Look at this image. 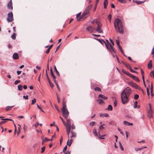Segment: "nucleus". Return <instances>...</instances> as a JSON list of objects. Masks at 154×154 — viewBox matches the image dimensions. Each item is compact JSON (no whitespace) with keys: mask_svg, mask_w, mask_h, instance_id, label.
Masks as SVG:
<instances>
[{"mask_svg":"<svg viewBox=\"0 0 154 154\" xmlns=\"http://www.w3.org/2000/svg\"><path fill=\"white\" fill-rule=\"evenodd\" d=\"M136 89H137L140 91H141L143 93V89H142L141 88L139 87L138 86H137V88H136Z\"/></svg>","mask_w":154,"mask_h":154,"instance_id":"58836bf2","label":"nucleus"},{"mask_svg":"<svg viewBox=\"0 0 154 154\" xmlns=\"http://www.w3.org/2000/svg\"><path fill=\"white\" fill-rule=\"evenodd\" d=\"M131 86L134 88L135 89H136L137 87V85L136 83L131 82H129L128 83Z\"/></svg>","mask_w":154,"mask_h":154,"instance_id":"6e6552de","label":"nucleus"},{"mask_svg":"<svg viewBox=\"0 0 154 154\" xmlns=\"http://www.w3.org/2000/svg\"><path fill=\"white\" fill-rule=\"evenodd\" d=\"M18 90L19 91H21L23 89V86L21 85H19L18 86Z\"/></svg>","mask_w":154,"mask_h":154,"instance_id":"c756f323","label":"nucleus"},{"mask_svg":"<svg viewBox=\"0 0 154 154\" xmlns=\"http://www.w3.org/2000/svg\"><path fill=\"white\" fill-rule=\"evenodd\" d=\"M152 60H150L149 61V63L148 64V67L149 69H151L152 66Z\"/></svg>","mask_w":154,"mask_h":154,"instance_id":"aec40b11","label":"nucleus"},{"mask_svg":"<svg viewBox=\"0 0 154 154\" xmlns=\"http://www.w3.org/2000/svg\"><path fill=\"white\" fill-rule=\"evenodd\" d=\"M66 126V130L70 131L71 125H65Z\"/></svg>","mask_w":154,"mask_h":154,"instance_id":"c85d7f7f","label":"nucleus"},{"mask_svg":"<svg viewBox=\"0 0 154 154\" xmlns=\"http://www.w3.org/2000/svg\"><path fill=\"white\" fill-rule=\"evenodd\" d=\"M97 101L100 104L104 103L102 99H101L97 100Z\"/></svg>","mask_w":154,"mask_h":154,"instance_id":"bb28decb","label":"nucleus"},{"mask_svg":"<svg viewBox=\"0 0 154 154\" xmlns=\"http://www.w3.org/2000/svg\"><path fill=\"white\" fill-rule=\"evenodd\" d=\"M131 92V89L129 87H127L121 93L122 101L123 104H125L127 103L128 100V97L130 95Z\"/></svg>","mask_w":154,"mask_h":154,"instance_id":"f257e3e1","label":"nucleus"},{"mask_svg":"<svg viewBox=\"0 0 154 154\" xmlns=\"http://www.w3.org/2000/svg\"><path fill=\"white\" fill-rule=\"evenodd\" d=\"M71 133L72 134V135L70 136L71 138L74 137H76V134L75 133L72 131H71Z\"/></svg>","mask_w":154,"mask_h":154,"instance_id":"393cba45","label":"nucleus"},{"mask_svg":"<svg viewBox=\"0 0 154 154\" xmlns=\"http://www.w3.org/2000/svg\"><path fill=\"white\" fill-rule=\"evenodd\" d=\"M122 72L126 75H128L130 73H129L128 72L126 71L124 69H122Z\"/></svg>","mask_w":154,"mask_h":154,"instance_id":"4be33fe9","label":"nucleus"},{"mask_svg":"<svg viewBox=\"0 0 154 154\" xmlns=\"http://www.w3.org/2000/svg\"><path fill=\"white\" fill-rule=\"evenodd\" d=\"M67 110L66 108V105L64 102H63L62 110Z\"/></svg>","mask_w":154,"mask_h":154,"instance_id":"2eb2a0df","label":"nucleus"},{"mask_svg":"<svg viewBox=\"0 0 154 154\" xmlns=\"http://www.w3.org/2000/svg\"><path fill=\"white\" fill-rule=\"evenodd\" d=\"M95 124V122H92L90 123V125L91 126H93Z\"/></svg>","mask_w":154,"mask_h":154,"instance_id":"de8ad7c7","label":"nucleus"},{"mask_svg":"<svg viewBox=\"0 0 154 154\" xmlns=\"http://www.w3.org/2000/svg\"><path fill=\"white\" fill-rule=\"evenodd\" d=\"M54 70H55V71H56L57 74V75L59 76L60 75L59 73V72L57 70L56 67L55 66H54Z\"/></svg>","mask_w":154,"mask_h":154,"instance_id":"473e14b6","label":"nucleus"},{"mask_svg":"<svg viewBox=\"0 0 154 154\" xmlns=\"http://www.w3.org/2000/svg\"><path fill=\"white\" fill-rule=\"evenodd\" d=\"M152 92H153V88H151L150 92H151V96H153V94L152 93Z\"/></svg>","mask_w":154,"mask_h":154,"instance_id":"3c124183","label":"nucleus"},{"mask_svg":"<svg viewBox=\"0 0 154 154\" xmlns=\"http://www.w3.org/2000/svg\"><path fill=\"white\" fill-rule=\"evenodd\" d=\"M89 10L90 8L89 7H88L86 8L85 11L82 14V15L87 14L89 12Z\"/></svg>","mask_w":154,"mask_h":154,"instance_id":"f8f14e48","label":"nucleus"},{"mask_svg":"<svg viewBox=\"0 0 154 154\" xmlns=\"http://www.w3.org/2000/svg\"><path fill=\"white\" fill-rule=\"evenodd\" d=\"M71 125V123L70 121V119H69L67 120V121L66 124L65 123V124L64 125Z\"/></svg>","mask_w":154,"mask_h":154,"instance_id":"5701e85b","label":"nucleus"},{"mask_svg":"<svg viewBox=\"0 0 154 154\" xmlns=\"http://www.w3.org/2000/svg\"><path fill=\"white\" fill-rule=\"evenodd\" d=\"M54 107L58 111H59V110L58 108V106L56 105H54Z\"/></svg>","mask_w":154,"mask_h":154,"instance_id":"bf43d9fd","label":"nucleus"},{"mask_svg":"<svg viewBox=\"0 0 154 154\" xmlns=\"http://www.w3.org/2000/svg\"><path fill=\"white\" fill-rule=\"evenodd\" d=\"M23 97L26 100H28V96L27 95L26 96H23Z\"/></svg>","mask_w":154,"mask_h":154,"instance_id":"5fc2aeb1","label":"nucleus"},{"mask_svg":"<svg viewBox=\"0 0 154 154\" xmlns=\"http://www.w3.org/2000/svg\"><path fill=\"white\" fill-rule=\"evenodd\" d=\"M98 98H101L103 99H106L107 98V97H105V96L102 95L101 94H100L99 95Z\"/></svg>","mask_w":154,"mask_h":154,"instance_id":"dca6fc26","label":"nucleus"},{"mask_svg":"<svg viewBox=\"0 0 154 154\" xmlns=\"http://www.w3.org/2000/svg\"><path fill=\"white\" fill-rule=\"evenodd\" d=\"M70 131L66 130V132H67V134L68 135V137L69 139V134L70 133Z\"/></svg>","mask_w":154,"mask_h":154,"instance_id":"052dcab7","label":"nucleus"},{"mask_svg":"<svg viewBox=\"0 0 154 154\" xmlns=\"http://www.w3.org/2000/svg\"><path fill=\"white\" fill-rule=\"evenodd\" d=\"M50 51V49H49L48 48L47 50L46 51V53L47 54H48L49 51Z\"/></svg>","mask_w":154,"mask_h":154,"instance_id":"338daca9","label":"nucleus"},{"mask_svg":"<svg viewBox=\"0 0 154 154\" xmlns=\"http://www.w3.org/2000/svg\"><path fill=\"white\" fill-rule=\"evenodd\" d=\"M32 103H31V105L34 104L36 102V99L35 98H34L32 100Z\"/></svg>","mask_w":154,"mask_h":154,"instance_id":"4c0bfd02","label":"nucleus"},{"mask_svg":"<svg viewBox=\"0 0 154 154\" xmlns=\"http://www.w3.org/2000/svg\"><path fill=\"white\" fill-rule=\"evenodd\" d=\"M107 109L108 110L112 111V106L110 105H109L108 106Z\"/></svg>","mask_w":154,"mask_h":154,"instance_id":"cd10ccee","label":"nucleus"},{"mask_svg":"<svg viewBox=\"0 0 154 154\" xmlns=\"http://www.w3.org/2000/svg\"><path fill=\"white\" fill-rule=\"evenodd\" d=\"M20 80H16L14 82V84L15 85H17L20 83Z\"/></svg>","mask_w":154,"mask_h":154,"instance_id":"864d4df0","label":"nucleus"},{"mask_svg":"<svg viewBox=\"0 0 154 154\" xmlns=\"http://www.w3.org/2000/svg\"><path fill=\"white\" fill-rule=\"evenodd\" d=\"M109 45L111 48V51L113 52L114 53H116V50L114 47L112 46L110 44H109Z\"/></svg>","mask_w":154,"mask_h":154,"instance_id":"a211bd4d","label":"nucleus"},{"mask_svg":"<svg viewBox=\"0 0 154 154\" xmlns=\"http://www.w3.org/2000/svg\"><path fill=\"white\" fill-rule=\"evenodd\" d=\"M13 58L15 60H17L19 58L18 54L16 53H14L13 56Z\"/></svg>","mask_w":154,"mask_h":154,"instance_id":"1a4fd4ad","label":"nucleus"},{"mask_svg":"<svg viewBox=\"0 0 154 154\" xmlns=\"http://www.w3.org/2000/svg\"><path fill=\"white\" fill-rule=\"evenodd\" d=\"M67 146H66L64 148L63 150V152L64 153L66 151V149H67Z\"/></svg>","mask_w":154,"mask_h":154,"instance_id":"603ef678","label":"nucleus"},{"mask_svg":"<svg viewBox=\"0 0 154 154\" xmlns=\"http://www.w3.org/2000/svg\"><path fill=\"white\" fill-rule=\"evenodd\" d=\"M86 29L87 31L91 33L93 32L94 30V29H93L92 27L90 26L87 27L86 28Z\"/></svg>","mask_w":154,"mask_h":154,"instance_id":"9d476101","label":"nucleus"},{"mask_svg":"<svg viewBox=\"0 0 154 154\" xmlns=\"http://www.w3.org/2000/svg\"><path fill=\"white\" fill-rule=\"evenodd\" d=\"M105 43L107 49H109V48L108 46V44H109V42L108 40H106V42H105L104 40H102Z\"/></svg>","mask_w":154,"mask_h":154,"instance_id":"ddd939ff","label":"nucleus"},{"mask_svg":"<svg viewBox=\"0 0 154 154\" xmlns=\"http://www.w3.org/2000/svg\"><path fill=\"white\" fill-rule=\"evenodd\" d=\"M14 106H7L5 110L6 111H8L9 110H10Z\"/></svg>","mask_w":154,"mask_h":154,"instance_id":"412c9836","label":"nucleus"},{"mask_svg":"<svg viewBox=\"0 0 154 154\" xmlns=\"http://www.w3.org/2000/svg\"><path fill=\"white\" fill-rule=\"evenodd\" d=\"M50 72H51V76L52 77L53 79H54L55 78H56L55 76L54 75V74L53 72L52 69V68L50 69Z\"/></svg>","mask_w":154,"mask_h":154,"instance_id":"f3484780","label":"nucleus"},{"mask_svg":"<svg viewBox=\"0 0 154 154\" xmlns=\"http://www.w3.org/2000/svg\"><path fill=\"white\" fill-rule=\"evenodd\" d=\"M123 123L124 125H127L128 126L132 125H133V124L132 123H129L125 121H124Z\"/></svg>","mask_w":154,"mask_h":154,"instance_id":"4468645a","label":"nucleus"},{"mask_svg":"<svg viewBox=\"0 0 154 154\" xmlns=\"http://www.w3.org/2000/svg\"><path fill=\"white\" fill-rule=\"evenodd\" d=\"M45 149V146H43L42 148V150H41V153H43L44 152Z\"/></svg>","mask_w":154,"mask_h":154,"instance_id":"c03bdc74","label":"nucleus"},{"mask_svg":"<svg viewBox=\"0 0 154 154\" xmlns=\"http://www.w3.org/2000/svg\"><path fill=\"white\" fill-rule=\"evenodd\" d=\"M62 114L63 116L66 118V119L69 115V112L67 110H62Z\"/></svg>","mask_w":154,"mask_h":154,"instance_id":"423d86ee","label":"nucleus"},{"mask_svg":"<svg viewBox=\"0 0 154 154\" xmlns=\"http://www.w3.org/2000/svg\"><path fill=\"white\" fill-rule=\"evenodd\" d=\"M14 20L13 14L12 12H9L8 14L7 20L8 22H11Z\"/></svg>","mask_w":154,"mask_h":154,"instance_id":"20e7f679","label":"nucleus"},{"mask_svg":"<svg viewBox=\"0 0 154 154\" xmlns=\"http://www.w3.org/2000/svg\"><path fill=\"white\" fill-rule=\"evenodd\" d=\"M97 27L94 29L99 33H103V30L102 29V24L99 20H96L95 21Z\"/></svg>","mask_w":154,"mask_h":154,"instance_id":"7ed1b4c3","label":"nucleus"},{"mask_svg":"<svg viewBox=\"0 0 154 154\" xmlns=\"http://www.w3.org/2000/svg\"><path fill=\"white\" fill-rule=\"evenodd\" d=\"M119 49L120 50V51H121V52H122V54H123V50H122L121 47L120 46L119 47Z\"/></svg>","mask_w":154,"mask_h":154,"instance_id":"13d9d810","label":"nucleus"},{"mask_svg":"<svg viewBox=\"0 0 154 154\" xmlns=\"http://www.w3.org/2000/svg\"><path fill=\"white\" fill-rule=\"evenodd\" d=\"M38 125H39V124H38V123H35V124L34 126H35L36 128V127H37L38 126Z\"/></svg>","mask_w":154,"mask_h":154,"instance_id":"774afa93","label":"nucleus"},{"mask_svg":"<svg viewBox=\"0 0 154 154\" xmlns=\"http://www.w3.org/2000/svg\"><path fill=\"white\" fill-rule=\"evenodd\" d=\"M149 109L148 112V116L149 118H151L152 117V109L151 106V104L149 103Z\"/></svg>","mask_w":154,"mask_h":154,"instance_id":"39448f33","label":"nucleus"},{"mask_svg":"<svg viewBox=\"0 0 154 154\" xmlns=\"http://www.w3.org/2000/svg\"><path fill=\"white\" fill-rule=\"evenodd\" d=\"M108 5L107 0H104V8H106Z\"/></svg>","mask_w":154,"mask_h":154,"instance_id":"b1692460","label":"nucleus"},{"mask_svg":"<svg viewBox=\"0 0 154 154\" xmlns=\"http://www.w3.org/2000/svg\"><path fill=\"white\" fill-rule=\"evenodd\" d=\"M101 125L100 126V127H99V129L100 130H101V129H102L103 128H104V127L103 126V125Z\"/></svg>","mask_w":154,"mask_h":154,"instance_id":"4d7b16f0","label":"nucleus"},{"mask_svg":"<svg viewBox=\"0 0 154 154\" xmlns=\"http://www.w3.org/2000/svg\"><path fill=\"white\" fill-rule=\"evenodd\" d=\"M144 1H133V2H135L137 4L139 5L140 4L142 3H143L144 2Z\"/></svg>","mask_w":154,"mask_h":154,"instance_id":"6ab92c4d","label":"nucleus"},{"mask_svg":"<svg viewBox=\"0 0 154 154\" xmlns=\"http://www.w3.org/2000/svg\"><path fill=\"white\" fill-rule=\"evenodd\" d=\"M139 97V96L138 94H136L134 95V99L135 100H137V99Z\"/></svg>","mask_w":154,"mask_h":154,"instance_id":"ea45409f","label":"nucleus"},{"mask_svg":"<svg viewBox=\"0 0 154 154\" xmlns=\"http://www.w3.org/2000/svg\"><path fill=\"white\" fill-rule=\"evenodd\" d=\"M94 90L95 91H100L101 92V89H100L99 87H95L94 88Z\"/></svg>","mask_w":154,"mask_h":154,"instance_id":"72a5a7b5","label":"nucleus"},{"mask_svg":"<svg viewBox=\"0 0 154 154\" xmlns=\"http://www.w3.org/2000/svg\"><path fill=\"white\" fill-rule=\"evenodd\" d=\"M11 37L13 39H16V34L15 33H14L11 35Z\"/></svg>","mask_w":154,"mask_h":154,"instance_id":"7c9ffc66","label":"nucleus"},{"mask_svg":"<svg viewBox=\"0 0 154 154\" xmlns=\"http://www.w3.org/2000/svg\"><path fill=\"white\" fill-rule=\"evenodd\" d=\"M146 90H147V94L148 95V96H149V88L148 87L146 88Z\"/></svg>","mask_w":154,"mask_h":154,"instance_id":"8fccbe9b","label":"nucleus"},{"mask_svg":"<svg viewBox=\"0 0 154 154\" xmlns=\"http://www.w3.org/2000/svg\"><path fill=\"white\" fill-rule=\"evenodd\" d=\"M114 25L115 28L117 31L121 34L123 33V26L120 20L118 18H116L115 20Z\"/></svg>","mask_w":154,"mask_h":154,"instance_id":"f03ea898","label":"nucleus"},{"mask_svg":"<svg viewBox=\"0 0 154 154\" xmlns=\"http://www.w3.org/2000/svg\"><path fill=\"white\" fill-rule=\"evenodd\" d=\"M57 101L58 103H60L59 97L58 95L57 94Z\"/></svg>","mask_w":154,"mask_h":154,"instance_id":"e2e57ef3","label":"nucleus"},{"mask_svg":"<svg viewBox=\"0 0 154 154\" xmlns=\"http://www.w3.org/2000/svg\"><path fill=\"white\" fill-rule=\"evenodd\" d=\"M100 139H104L105 138L103 137L105 136V135H100V132L99 131L98 133H97V135H96Z\"/></svg>","mask_w":154,"mask_h":154,"instance_id":"9b49d317","label":"nucleus"},{"mask_svg":"<svg viewBox=\"0 0 154 154\" xmlns=\"http://www.w3.org/2000/svg\"><path fill=\"white\" fill-rule=\"evenodd\" d=\"M114 106L115 107H116L117 106V102L116 100H115L114 101Z\"/></svg>","mask_w":154,"mask_h":154,"instance_id":"6e6d98bb","label":"nucleus"},{"mask_svg":"<svg viewBox=\"0 0 154 154\" xmlns=\"http://www.w3.org/2000/svg\"><path fill=\"white\" fill-rule=\"evenodd\" d=\"M125 65L129 69H130V68H131V67L129 64L128 63L125 64Z\"/></svg>","mask_w":154,"mask_h":154,"instance_id":"79ce46f5","label":"nucleus"},{"mask_svg":"<svg viewBox=\"0 0 154 154\" xmlns=\"http://www.w3.org/2000/svg\"><path fill=\"white\" fill-rule=\"evenodd\" d=\"M130 70L131 71L135 73L136 72V71L135 70H134L133 69H132L131 68L130 69Z\"/></svg>","mask_w":154,"mask_h":154,"instance_id":"69168bd1","label":"nucleus"},{"mask_svg":"<svg viewBox=\"0 0 154 154\" xmlns=\"http://www.w3.org/2000/svg\"><path fill=\"white\" fill-rule=\"evenodd\" d=\"M132 79L137 82H138L140 81L139 79L137 77L135 76H134Z\"/></svg>","mask_w":154,"mask_h":154,"instance_id":"a878e982","label":"nucleus"},{"mask_svg":"<svg viewBox=\"0 0 154 154\" xmlns=\"http://www.w3.org/2000/svg\"><path fill=\"white\" fill-rule=\"evenodd\" d=\"M60 118L61 119L62 122L63 123V124L65 125V122L63 120V119L60 116Z\"/></svg>","mask_w":154,"mask_h":154,"instance_id":"680f3d73","label":"nucleus"},{"mask_svg":"<svg viewBox=\"0 0 154 154\" xmlns=\"http://www.w3.org/2000/svg\"><path fill=\"white\" fill-rule=\"evenodd\" d=\"M150 75L151 77H154V70H153L151 72Z\"/></svg>","mask_w":154,"mask_h":154,"instance_id":"2f4dec72","label":"nucleus"},{"mask_svg":"<svg viewBox=\"0 0 154 154\" xmlns=\"http://www.w3.org/2000/svg\"><path fill=\"white\" fill-rule=\"evenodd\" d=\"M37 107L42 112H45L42 109V108L39 106L38 104H37Z\"/></svg>","mask_w":154,"mask_h":154,"instance_id":"37998d69","label":"nucleus"},{"mask_svg":"<svg viewBox=\"0 0 154 154\" xmlns=\"http://www.w3.org/2000/svg\"><path fill=\"white\" fill-rule=\"evenodd\" d=\"M119 1L122 3H125L126 2L125 0H119Z\"/></svg>","mask_w":154,"mask_h":154,"instance_id":"49530a36","label":"nucleus"},{"mask_svg":"<svg viewBox=\"0 0 154 154\" xmlns=\"http://www.w3.org/2000/svg\"><path fill=\"white\" fill-rule=\"evenodd\" d=\"M93 132V133L94 134L95 136H96V135H97V132L96 130V129H94Z\"/></svg>","mask_w":154,"mask_h":154,"instance_id":"c9c22d12","label":"nucleus"},{"mask_svg":"<svg viewBox=\"0 0 154 154\" xmlns=\"http://www.w3.org/2000/svg\"><path fill=\"white\" fill-rule=\"evenodd\" d=\"M128 76L132 78L134 75L130 73Z\"/></svg>","mask_w":154,"mask_h":154,"instance_id":"0e129e2a","label":"nucleus"},{"mask_svg":"<svg viewBox=\"0 0 154 154\" xmlns=\"http://www.w3.org/2000/svg\"><path fill=\"white\" fill-rule=\"evenodd\" d=\"M119 146H120V147L121 149L122 150H124L123 147L120 143H119Z\"/></svg>","mask_w":154,"mask_h":154,"instance_id":"09e8293b","label":"nucleus"},{"mask_svg":"<svg viewBox=\"0 0 154 154\" xmlns=\"http://www.w3.org/2000/svg\"><path fill=\"white\" fill-rule=\"evenodd\" d=\"M48 82L51 87V88H53L54 86L53 83L50 81V80H49V81H48Z\"/></svg>","mask_w":154,"mask_h":154,"instance_id":"e433bc0d","label":"nucleus"},{"mask_svg":"<svg viewBox=\"0 0 154 154\" xmlns=\"http://www.w3.org/2000/svg\"><path fill=\"white\" fill-rule=\"evenodd\" d=\"M118 40H116V44H117V45H118V46L119 47V46H120V45H119V38L118 37Z\"/></svg>","mask_w":154,"mask_h":154,"instance_id":"a19ab883","label":"nucleus"},{"mask_svg":"<svg viewBox=\"0 0 154 154\" xmlns=\"http://www.w3.org/2000/svg\"><path fill=\"white\" fill-rule=\"evenodd\" d=\"M7 7L8 9L13 10L12 3V0H10V1L8 3L7 5Z\"/></svg>","mask_w":154,"mask_h":154,"instance_id":"0eeeda50","label":"nucleus"},{"mask_svg":"<svg viewBox=\"0 0 154 154\" xmlns=\"http://www.w3.org/2000/svg\"><path fill=\"white\" fill-rule=\"evenodd\" d=\"M52 140V138L51 139H49L47 138V137H45L44 139V141H48Z\"/></svg>","mask_w":154,"mask_h":154,"instance_id":"f704fd0d","label":"nucleus"},{"mask_svg":"<svg viewBox=\"0 0 154 154\" xmlns=\"http://www.w3.org/2000/svg\"><path fill=\"white\" fill-rule=\"evenodd\" d=\"M95 39L97 40L101 44H103V43H102L103 41L102 40V39H97V38H95Z\"/></svg>","mask_w":154,"mask_h":154,"instance_id":"a18cd8bd","label":"nucleus"}]
</instances>
